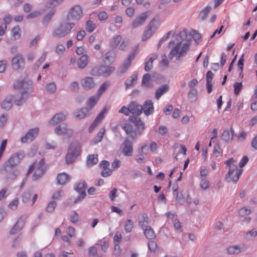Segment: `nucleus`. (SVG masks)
<instances>
[{"label":"nucleus","instance_id":"nucleus-1","mask_svg":"<svg viewBox=\"0 0 257 257\" xmlns=\"http://www.w3.org/2000/svg\"><path fill=\"white\" fill-rule=\"evenodd\" d=\"M225 164L229 167V170L225 176V180L229 182L236 184L242 173V169H237V162L233 158H230L225 162Z\"/></svg>","mask_w":257,"mask_h":257},{"label":"nucleus","instance_id":"nucleus-2","mask_svg":"<svg viewBox=\"0 0 257 257\" xmlns=\"http://www.w3.org/2000/svg\"><path fill=\"white\" fill-rule=\"evenodd\" d=\"M190 44L184 43L181 46V42H178L175 43L174 41H171L168 44V47L172 49L169 54V57L172 59L175 57L177 60L183 56L188 50Z\"/></svg>","mask_w":257,"mask_h":257},{"label":"nucleus","instance_id":"nucleus-3","mask_svg":"<svg viewBox=\"0 0 257 257\" xmlns=\"http://www.w3.org/2000/svg\"><path fill=\"white\" fill-rule=\"evenodd\" d=\"M46 169L47 167L45 163V160L42 158L39 161H36L31 164L26 175L28 176L33 172V179L36 180L40 178L45 174Z\"/></svg>","mask_w":257,"mask_h":257},{"label":"nucleus","instance_id":"nucleus-4","mask_svg":"<svg viewBox=\"0 0 257 257\" xmlns=\"http://www.w3.org/2000/svg\"><path fill=\"white\" fill-rule=\"evenodd\" d=\"M23 151H19L14 154L4 164L1 172H8L13 170V168L19 164L25 157Z\"/></svg>","mask_w":257,"mask_h":257},{"label":"nucleus","instance_id":"nucleus-5","mask_svg":"<svg viewBox=\"0 0 257 257\" xmlns=\"http://www.w3.org/2000/svg\"><path fill=\"white\" fill-rule=\"evenodd\" d=\"M75 24L73 23L61 22L54 29L52 36L56 38L64 37L71 32Z\"/></svg>","mask_w":257,"mask_h":257},{"label":"nucleus","instance_id":"nucleus-6","mask_svg":"<svg viewBox=\"0 0 257 257\" xmlns=\"http://www.w3.org/2000/svg\"><path fill=\"white\" fill-rule=\"evenodd\" d=\"M81 149L80 146L78 142H75L72 144L66 156V162L67 164L72 163L76 158V157L80 154Z\"/></svg>","mask_w":257,"mask_h":257},{"label":"nucleus","instance_id":"nucleus-7","mask_svg":"<svg viewBox=\"0 0 257 257\" xmlns=\"http://www.w3.org/2000/svg\"><path fill=\"white\" fill-rule=\"evenodd\" d=\"M159 27V22H157L155 18L152 19L147 26L142 36V40L143 41H146L149 39L153 33L158 29Z\"/></svg>","mask_w":257,"mask_h":257},{"label":"nucleus","instance_id":"nucleus-8","mask_svg":"<svg viewBox=\"0 0 257 257\" xmlns=\"http://www.w3.org/2000/svg\"><path fill=\"white\" fill-rule=\"evenodd\" d=\"M83 15L81 7L79 5H75L70 9L67 18L72 21H78L82 17Z\"/></svg>","mask_w":257,"mask_h":257},{"label":"nucleus","instance_id":"nucleus-9","mask_svg":"<svg viewBox=\"0 0 257 257\" xmlns=\"http://www.w3.org/2000/svg\"><path fill=\"white\" fill-rule=\"evenodd\" d=\"M115 70L112 66H100L98 67H95L91 70V74L94 75H102L107 77Z\"/></svg>","mask_w":257,"mask_h":257},{"label":"nucleus","instance_id":"nucleus-10","mask_svg":"<svg viewBox=\"0 0 257 257\" xmlns=\"http://www.w3.org/2000/svg\"><path fill=\"white\" fill-rule=\"evenodd\" d=\"M25 60L20 54H18L14 56L11 60L12 68L14 70H19L23 69L25 67Z\"/></svg>","mask_w":257,"mask_h":257},{"label":"nucleus","instance_id":"nucleus-11","mask_svg":"<svg viewBox=\"0 0 257 257\" xmlns=\"http://www.w3.org/2000/svg\"><path fill=\"white\" fill-rule=\"evenodd\" d=\"M137 53V52L136 51L132 52L128 55L127 58L124 61L123 63L118 69L117 72L118 74L121 75L127 70L131 65L132 61L135 58Z\"/></svg>","mask_w":257,"mask_h":257},{"label":"nucleus","instance_id":"nucleus-12","mask_svg":"<svg viewBox=\"0 0 257 257\" xmlns=\"http://www.w3.org/2000/svg\"><path fill=\"white\" fill-rule=\"evenodd\" d=\"M86 186L87 184L84 180H81L75 185V189L80 192V195L73 201V204H77L84 198L86 196L85 189Z\"/></svg>","mask_w":257,"mask_h":257},{"label":"nucleus","instance_id":"nucleus-13","mask_svg":"<svg viewBox=\"0 0 257 257\" xmlns=\"http://www.w3.org/2000/svg\"><path fill=\"white\" fill-rule=\"evenodd\" d=\"M55 133L57 135H61L66 138H70L73 134L72 129L68 128L66 125H59L55 127Z\"/></svg>","mask_w":257,"mask_h":257},{"label":"nucleus","instance_id":"nucleus-14","mask_svg":"<svg viewBox=\"0 0 257 257\" xmlns=\"http://www.w3.org/2000/svg\"><path fill=\"white\" fill-rule=\"evenodd\" d=\"M121 148L122 152L125 156L130 157L132 156L134 152L133 143L128 138L124 140Z\"/></svg>","mask_w":257,"mask_h":257},{"label":"nucleus","instance_id":"nucleus-15","mask_svg":"<svg viewBox=\"0 0 257 257\" xmlns=\"http://www.w3.org/2000/svg\"><path fill=\"white\" fill-rule=\"evenodd\" d=\"M27 218V216L26 215H22L21 216H20L18 219L17 223L10 230V234L12 235L15 234L18 231L22 229L24 226L25 223Z\"/></svg>","mask_w":257,"mask_h":257},{"label":"nucleus","instance_id":"nucleus-16","mask_svg":"<svg viewBox=\"0 0 257 257\" xmlns=\"http://www.w3.org/2000/svg\"><path fill=\"white\" fill-rule=\"evenodd\" d=\"M149 17V12H145L141 14L139 17L136 18L132 23V27L135 29L142 26Z\"/></svg>","mask_w":257,"mask_h":257},{"label":"nucleus","instance_id":"nucleus-17","mask_svg":"<svg viewBox=\"0 0 257 257\" xmlns=\"http://www.w3.org/2000/svg\"><path fill=\"white\" fill-rule=\"evenodd\" d=\"M81 84L84 90H90L95 86V83L93 78L91 77H86L80 81Z\"/></svg>","mask_w":257,"mask_h":257},{"label":"nucleus","instance_id":"nucleus-18","mask_svg":"<svg viewBox=\"0 0 257 257\" xmlns=\"http://www.w3.org/2000/svg\"><path fill=\"white\" fill-rule=\"evenodd\" d=\"M66 114L60 112L54 115V116L49 121L48 125L50 126L56 125L64 120L66 118Z\"/></svg>","mask_w":257,"mask_h":257},{"label":"nucleus","instance_id":"nucleus-19","mask_svg":"<svg viewBox=\"0 0 257 257\" xmlns=\"http://www.w3.org/2000/svg\"><path fill=\"white\" fill-rule=\"evenodd\" d=\"M129 105L131 113L134 115H140L142 113L143 107L139 105L138 102L132 101L129 104Z\"/></svg>","mask_w":257,"mask_h":257},{"label":"nucleus","instance_id":"nucleus-20","mask_svg":"<svg viewBox=\"0 0 257 257\" xmlns=\"http://www.w3.org/2000/svg\"><path fill=\"white\" fill-rule=\"evenodd\" d=\"M39 130L37 128H32L26 134L25 137L21 138L22 143L32 141L37 136Z\"/></svg>","mask_w":257,"mask_h":257},{"label":"nucleus","instance_id":"nucleus-21","mask_svg":"<svg viewBox=\"0 0 257 257\" xmlns=\"http://www.w3.org/2000/svg\"><path fill=\"white\" fill-rule=\"evenodd\" d=\"M143 107V110L146 115H149L154 112L153 103L151 100H146Z\"/></svg>","mask_w":257,"mask_h":257},{"label":"nucleus","instance_id":"nucleus-22","mask_svg":"<svg viewBox=\"0 0 257 257\" xmlns=\"http://www.w3.org/2000/svg\"><path fill=\"white\" fill-rule=\"evenodd\" d=\"M106 110L104 108L99 114V115L95 118L92 123L89 127V132H91L93 129L99 123L101 120L104 118V114Z\"/></svg>","mask_w":257,"mask_h":257},{"label":"nucleus","instance_id":"nucleus-23","mask_svg":"<svg viewBox=\"0 0 257 257\" xmlns=\"http://www.w3.org/2000/svg\"><path fill=\"white\" fill-rule=\"evenodd\" d=\"M138 77V72H134L133 74L126 79L125 82V86L126 89H128L133 87L136 82Z\"/></svg>","mask_w":257,"mask_h":257},{"label":"nucleus","instance_id":"nucleus-24","mask_svg":"<svg viewBox=\"0 0 257 257\" xmlns=\"http://www.w3.org/2000/svg\"><path fill=\"white\" fill-rule=\"evenodd\" d=\"M147 145L145 144L141 148L138 149V155L136 156V161L138 163H144L145 162V155L146 153L144 150L147 148Z\"/></svg>","mask_w":257,"mask_h":257},{"label":"nucleus","instance_id":"nucleus-25","mask_svg":"<svg viewBox=\"0 0 257 257\" xmlns=\"http://www.w3.org/2000/svg\"><path fill=\"white\" fill-rule=\"evenodd\" d=\"M138 222L139 225L142 229L148 226L149 223L148 216L146 213H142L138 216Z\"/></svg>","mask_w":257,"mask_h":257},{"label":"nucleus","instance_id":"nucleus-26","mask_svg":"<svg viewBox=\"0 0 257 257\" xmlns=\"http://www.w3.org/2000/svg\"><path fill=\"white\" fill-rule=\"evenodd\" d=\"M146 237L149 239H153L156 237V234L153 229L150 226L142 229Z\"/></svg>","mask_w":257,"mask_h":257},{"label":"nucleus","instance_id":"nucleus-27","mask_svg":"<svg viewBox=\"0 0 257 257\" xmlns=\"http://www.w3.org/2000/svg\"><path fill=\"white\" fill-rule=\"evenodd\" d=\"M56 180L58 184L63 185L69 180V176L65 173H59L57 176Z\"/></svg>","mask_w":257,"mask_h":257},{"label":"nucleus","instance_id":"nucleus-28","mask_svg":"<svg viewBox=\"0 0 257 257\" xmlns=\"http://www.w3.org/2000/svg\"><path fill=\"white\" fill-rule=\"evenodd\" d=\"M121 36L119 35L114 36L109 41V47L111 48H116L121 40Z\"/></svg>","mask_w":257,"mask_h":257},{"label":"nucleus","instance_id":"nucleus-29","mask_svg":"<svg viewBox=\"0 0 257 257\" xmlns=\"http://www.w3.org/2000/svg\"><path fill=\"white\" fill-rule=\"evenodd\" d=\"M158 57V54L155 53L153 54V56L149 59V60L146 62L144 68L146 71H149L152 69L153 67V62L155 60H156Z\"/></svg>","mask_w":257,"mask_h":257},{"label":"nucleus","instance_id":"nucleus-30","mask_svg":"<svg viewBox=\"0 0 257 257\" xmlns=\"http://www.w3.org/2000/svg\"><path fill=\"white\" fill-rule=\"evenodd\" d=\"M88 57L86 54L82 55L77 61V65L80 69H83L88 63Z\"/></svg>","mask_w":257,"mask_h":257},{"label":"nucleus","instance_id":"nucleus-31","mask_svg":"<svg viewBox=\"0 0 257 257\" xmlns=\"http://www.w3.org/2000/svg\"><path fill=\"white\" fill-rule=\"evenodd\" d=\"M13 101V96H9L7 97L2 102V107L4 109L9 110L12 106V102Z\"/></svg>","mask_w":257,"mask_h":257},{"label":"nucleus","instance_id":"nucleus-32","mask_svg":"<svg viewBox=\"0 0 257 257\" xmlns=\"http://www.w3.org/2000/svg\"><path fill=\"white\" fill-rule=\"evenodd\" d=\"M169 90V86L167 84L164 85L158 89L155 93V97L157 99H159L161 96Z\"/></svg>","mask_w":257,"mask_h":257},{"label":"nucleus","instance_id":"nucleus-33","mask_svg":"<svg viewBox=\"0 0 257 257\" xmlns=\"http://www.w3.org/2000/svg\"><path fill=\"white\" fill-rule=\"evenodd\" d=\"M12 37L14 40L19 39L21 37V30L19 26L14 27L11 31Z\"/></svg>","mask_w":257,"mask_h":257},{"label":"nucleus","instance_id":"nucleus-34","mask_svg":"<svg viewBox=\"0 0 257 257\" xmlns=\"http://www.w3.org/2000/svg\"><path fill=\"white\" fill-rule=\"evenodd\" d=\"M98 161L97 155L95 154L89 155L87 158V165L92 166L97 163Z\"/></svg>","mask_w":257,"mask_h":257},{"label":"nucleus","instance_id":"nucleus-35","mask_svg":"<svg viewBox=\"0 0 257 257\" xmlns=\"http://www.w3.org/2000/svg\"><path fill=\"white\" fill-rule=\"evenodd\" d=\"M89 109L87 107L82 108L80 109L77 110L75 112V117L77 118H83L86 114L88 112Z\"/></svg>","mask_w":257,"mask_h":257},{"label":"nucleus","instance_id":"nucleus-36","mask_svg":"<svg viewBox=\"0 0 257 257\" xmlns=\"http://www.w3.org/2000/svg\"><path fill=\"white\" fill-rule=\"evenodd\" d=\"M134 226V221L132 219H128L124 222V229L126 233L131 232Z\"/></svg>","mask_w":257,"mask_h":257},{"label":"nucleus","instance_id":"nucleus-37","mask_svg":"<svg viewBox=\"0 0 257 257\" xmlns=\"http://www.w3.org/2000/svg\"><path fill=\"white\" fill-rule=\"evenodd\" d=\"M110 85V83L109 81H105L102 83L97 90V95L100 97L102 94L108 88Z\"/></svg>","mask_w":257,"mask_h":257},{"label":"nucleus","instance_id":"nucleus-38","mask_svg":"<svg viewBox=\"0 0 257 257\" xmlns=\"http://www.w3.org/2000/svg\"><path fill=\"white\" fill-rule=\"evenodd\" d=\"M227 253L230 254L239 253L241 251V247L239 245H233L227 248Z\"/></svg>","mask_w":257,"mask_h":257},{"label":"nucleus","instance_id":"nucleus-39","mask_svg":"<svg viewBox=\"0 0 257 257\" xmlns=\"http://www.w3.org/2000/svg\"><path fill=\"white\" fill-rule=\"evenodd\" d=\"M99 97L97 96H93L90 97L87 102V106L89 109L92 108L98 100Z\"/></svg>","mask_w":257,"mask_h":257},{"label":"nucleus","instance_id":"nucleus-40","mask_svg":"<svg viewBox=\"0 0 257 257\" xmlns=\"http://www.w3.org/2000/svg\"><path fill=\"white\" fill-rule=\"evenodd\" d=\"M188 98L191 100L196 101L198 98V92L197 89L195 88L190 89L188 94Z\"/></svg>","mask_w":257,"mask_h":257},{"label":"nucleus","instance_id":"nucleus-41","mask_svg":"<svg viewBox=\"0 0 257 257\" xmlns=\"http://www.w3.org/2000/svg\"><path fill=\"white\" fill-rule=\"evenodd\" d=\"M96 24L91 20H88L85 25L86 30L89 32L91 33L96 29Z\"/></svg>","mask_w":257,"mask_h":257},{"label":"nucleus","instance_id":"nucleus-42","mask_svg":"<svg viewBox=\"0 0 257 257\" xmlns=\"http://www.w3.org/2000/svg\"><path fill=\"white\" fill-rule=\"evenodd\" d=\"M122 128L125 131L127 135H131V137L134 139L136 137L135 136L133 135V128L131 124L129 123H125L122 127Z\"/></svg>","mask_w":257,"mask_h":257},{"label":"nucleus","instance_id":"nucleus-43","mask_svg":"<svg viewBox=\"0 0 257 257\" xmlns=\"http://www.w3.org/2000/svg\"><path fill=\"white\" fill-rule=\"evenodd\" d=\"M28 84V83L24 80H18L14 84V87L15 89H21L26 87Z\"/></svg>","mask_w":257,"mask_h":257},{"label":"nucleus","instance_id":"nucleus-44","mask_svg":"<svg viewBox=\"0 0 257 257\" xmlns=\"http://www.w3.org/2000/svg\"><path fill=\"white\" fill-rule=\"evenodd\" d=\"M193 40L197 44H199L202 41V36L201 34L196 31L194 30L191 34Z\"/></svg>","mask_w":257,"mask_h":257},{"label":"nucleus","instance_id":"nucleus-45","mask_svg":"<svg viewBox=\"0 0 257 257\" xmlns=\"http://www.w3.org/2000/svg\"><path fill=\"white\" fill-rule=\"evenodd\" d=\"M234 93L236 95H238L242 90L243 85L241 82H235L233 84Z\"/></svg>","mask_w":257,"mask_h":257},{"label":"nucleus","instance_id":"nucleus-46","mask_svg":"<svg viewBox=\"0 0 257 257\" xmlns=\"http://www.w3.org/2000/svg\"><path fill=\"white\" fill-rule=\"evenodd\" d=\"M18 204L19 199L17 198L10 202L8 207L10 209L12 210H16L18 208Z\"/></svg>","mask_w":257,"mask_h":257},{"label":"nucleus","instance_id":"nucleus-47","mask_svg":"<svg viewBox=\"0 0 257 257\" xmlns=\"http://www.w3.org/2000/svg\"><path fill=\"white\" fill-rule=\"evenodd\" d=\"M257 235V230L253 229L251 230L246 232L245 237L248 239L250 240L254 238Z\"/></svg>","mask_w":257,"mask_h":257},{"label":"nucleus","instance_id":"nucleus-48","mask_svg":"<svg viewBox=\"0 0 257 257\" xmlns=\"http://www.w3.org/2000/svg\"><path fill=\"white\" fill-rule=\"evenodd\" d=\"M79 219V216L76 211H73L71 212L69 220L73 223H76Z\"/></svg>","mask_w":257,"mask_h":257},{"label":"nucleus","instance_id":"nucleus-49","mask_svg":"<svg viewBox=\"0 0 257 257\" xmlns=\"http://www.w3.org/2000/svg\"><path fill=\"white\" fill-rule=\"evenodd\" d=\"M56 203L55 201L52 200L49 202L46 207V211L49 213L53 212L56 207Z\"/></svg>","mask_w":257,"mask_h":257},{"label":"nucleus","instance_id":"nucleus-50","mask_svg":"<svg viewBox=\"0 0 257 257\" xmlns=\"http://www.w3.org/2000/svg\"><path fill=\"white\" fill-rule=\"evenodd\" d=\"M114 57V53L111 51H108L105 54L103 61L105 63L107 61H111L113 60Z\"/></svg>","mask_w":257,"mask_h":257},{"label":"nucleus","instance_id":"nucleus-51","mask_svg":"<svg viewBox=\"0 0 257 257\" xmlns=\"http://www.w3.org/2000/svg\"><path fill=\"white\" fill-rule=\"evenodd\" d=\"M151 80V76L149 74H146L142 79V84L147 87L150 86V81Z\"/></svg>","mask_w":257,"mask_h":257},{"label":"nucleus","instance_id":"nucleus-52","mask_svg":"<svg viewBox=\"0 0 257 257\" xmlns=\"http://www.w3.org/2000/svg\"><path fill=\"white\" fill-rule=\"evenodd\" d=\"M251 210L246 207L241 208L238 211V214L241 216H245L250 214Z\"/></svg>","mask_w":257,"mask_h":257},{"label":"nucleus","instance_id":"nucleus-53","mask_svg":"<svg viewBox=\"0 0 257 257\" xmlns=\"http://www.w3.org/2000/svg\"><path fill=\"white\" fill-rule=\"evenodd\" d=\"M46 90L50 93H54L56 90V86L54 83H50L48 84L46 86Z\"/></svg>","mask_w":257,"mask_h":257},{"label":"nucleus","instance_id":"nucleus-54","mask_svg":"<svg viewBox=\"0 0 257 257\" xmlns=\"http://www.w3.org/2000/svg\"><path fill=\"white\" fill-rule=\"evenodd\" d=\"M66 233L70 237H75V229L72 226H70L67 228Z\"/></svg>","mask_w":257,"mask_h":257},{"label":"nucleus","instance_id":"nucleus-55","mask_svg":"<svg viewBox=\"0 0 257 257\" xmlns=\"http://www.w3.org/2000/svg\"><path fill=\"white\" fill-rule=\"evenodd\" d=\"M174 34L175 32L173 31H170L168 32L164 36V37L161 39V40H160L158 44V47H160L162 42L166 41L170 36H173L174 35Z\"/></svg>","mask_w":257,"mask_h":257},{"label":"nucleus","instance_id":"nucleus-56","mask_svg":"<svg viewBox=\"0 0 257 257\" xmlns=\"http://www.w3.org/2000/svg\"><path fill=\"white\" fill-rule=\"evenodd\" d=\"M210 8L209 7H206L204 9L200 14V16L201 17V20H205L209 13Z\"/></svg>","mask_w":257,"mask_h":257},{"label":"nucleus","instance_id":"nucleus-57","mask_svg":"<svg viewBox=\"0 0 257 257\" xmlns=\"http://www.w3.org/2000/svg\"><path fill=\"white\" fill-rule=\"evenodd\" d=\"M229 139L230 133L229 130L227 129L224 130L221 135V139L225 142H227Z\"/></svg>","mask_w":257,"mask_h":257},{"label":"nucleus","instance_id":"nucleus-58","mask_svg":"<svg viewBox=\"0 0 257 257\" xmlns=\"http://www.w3.org/2000/svg\"><path fill=\"white\" fill-rule=\"evenodd\" d=\"M148 246L151 252H154L157 248V244L154 240H150L148 242Z\"/></svg>","mask_w":257,"mask_h":257},{"label":"nucleus","instance_id":"nucleus-59","mask_svg":"<svg viewBox=\"0 0 257 257\" xmlns=\"http://www.w3.org/2000/svg\"><path fill=\"white\" fill-rule=\"evenodd\" d=\"M110 208L112 212L117 213L119 216H122L124 215L123 211L120 208L117 206H111Z\"/></svg>","mask_w":257,"mask_h":257},{"label":"nucleus","instance_id":"nucleus-60","mask_svg":"<svg viewBox=\"0 0 257 257\" xmlns=\"http://www.w3.org/2000/svg\"><path fill=\"white\" fill-rule=\"evenodd\" d=\"M118 112L120 113H123V114L125 115H128L131 112H130V105H128V107H126L125 106H123L121 107V108L118 110Z\"/></svg>","mask_w":257,"mask_h":257},{"label":"nucleus","instance_id":"nucleus-61","mask_svg":"<svg viewBox=\"0 0 257 257\" xmlns=\"http://www.w3.org/2000/svg\"><path fill=\"white\" fill-rule=\"evenodd\" d=\"M65 48V47L61 44H58L55 48V52L59 55H61L64 53Z\"/></svg>","mask_w":257,"mask_h":257},{"label":"nucleus","instance_id":"nucleus-62","mask_svg":"<svg viewBox=\"0 0 257 257\" xmlns=\"http://www.w3.org/2000/svg\"><path fill=\"white\" fill-rule=\"evenodd\" d=\"M209 181L206 178L201 179L200 182V187L203 190H206L208 188Z\"/></svg>","mask_w":257,"mask_h":257},{"label":"nucleus","instance_id":"nucleus-63","mask_svg":"<svg viewBox=\"0 0 257 257\" xmlns=\"http://www.w3.org/2000/svg\"><path fill=\"white\" fill-rule=\"evenodd\" d=\"M41 14V12L40 11H34L32 13H31V14L28 15L26 17V18L27 19L35 18L39 17V16H40Z\"/></svg>","mask_w":257,"mask_h":257},{"label":"nucleus","instance_id":"nucleus-64","mask_svg":"<svg viewBox=\"0 0 257 257\" xmlns=\"http://www.w3.org/2000/svg\"><path fill=\"white\" fill-rule=\"evenodd\" d=\"M117 190L116 188H113L110 192L109 194V199L111 201H114L116 197Z\"/></svg>","mask_w":257,"mask_h":257}]
</instances>
